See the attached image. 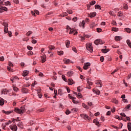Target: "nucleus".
<instances>
[{
  "label": "nucleus",
  "mask_w": 131,
  "mask_h": 131,
  "mask_svg": "<svg viewBox=\"0 0 131 131\" xmlns=\"http://www.w3.org/2000/svg\"><path fill=\"white\" fill-rule=\"evenodd\" d=\"M88 105L89 106V107H92V106H93V103L91 102H89L88 103Z\"/></svg>",
  "instance_id": "nucleus-49"
},
{
  "label": "nucleus",
  "mask_w": 131,
  "mask_h": 131,
  "mask_svg": "<svg viewBox=\"0 0 131 131\" xmlns=\"http://www.w3.org/2000/svg\"><path fill=\"white\" fill-rule=\"evenodd\" d=\"M71 33H74V35H76V34L78 33V32H77V31H76V30L73 28V29H70L69 34H71Z\"/></svg>",
  "instance_id": "nucleus-6"
},
{
  "label": "nucleus",
  "mask_w": 131,
  "mask_h": 131,
  "mask_svg": "<svg viewBox=\"0 0 131 131\" xmlns=\"http://www.w3.org/2000/svg\"><path fill=\"white\" fill-rule=\"evenodd\" d=\"M91 6H94L96 4V1H93L90 3Z\"/></svg>",
  "instance_id": "nucleus-41"
},
{
  "label": "nucleus",
  "mask_w": 131,
  "mask_h": 131,
  "mask_svg": "<svg viewBox=\"0 0 131 131\" xmlns=\"http://www.w3.org/2000/svg\"><path fill=\"white\" fill-rule=\"evenodd\" d=\"M127 128L129 131H131V123L130 122L128 123Z\"/></svg>",
  "instance_id": "nucleus-24"
},
{
  "label": "nucleus",
  "mask_w": 131,
  "mask_h": 131,
  "mask_svg": "<svg viewBox=\"0 0 131 131\" xmlns=\"http://www.w3.org/2000/svg\"><path fill=\"white\" fill-rule=\"evenodd\" d=\"M70 45V41L67 40L66 41V46L67 48H69V46Z\"/></svg>",
  "instance_id": "nucleus-18"
},
{
  "label": "nucleus",
  "mask_w": 131,
  "mask_h": 131,
  "mask_svg": "<svg viewBox=\"0 0 131 131\" xmlns=\"http://www.w3.org/2000/svg\"><path fill=\"white\" fill-rule=\"evenodd\" d=\"M82 107H83V108H85V109H89V106L84 103H82Z\"/></svg>",
  "instance_id": "nucleus-28"
},
{
  "label": "nucleus",
  "mask_w": 131,
  "mask_h": 131,
  "mask_svg": "<svg viewBox=\"0 0 131 131\" xmlns=\"http://www.w3.org/2000/svg\"><path fill=\"white\" fill-rule=\"evenodd\" d=\"M100 61H101V62H104V57L103 56H101L100 57Z\"/></svg>",
  "instance_id": "nucleus-59"
},
{
  "label": "nucleus",
  "mask_w": 131,
  "mask_h": 131,
  "mask_svg": "<svg viewBox=\"0 0 131 131\" xmlns=\"http://www.w3.org/2000/svg\"><path fill=\"white\" fill-rule=\"evenodd\" d=\"M14 111L18 114H21V113H24V112H25V107H24V106H21L20 107V109L18 108H15Z\"/></svg>",
  "instance_id": "nucleus-1"
},
{
  "label": "nucleus",
  "mask_w": 131,
  "mask_h": 131,
  "mask_svg": "<svg viewBox=\"0 0 131 131\" xmlns=\"http://www.w3.org/2000/svg\"><path fill=\"white\" fill-rule=\"evenodd\" d=\"M93 93H94V94H96V95H100L101 94L100 90H99L96 88H94L93 90Z\"/></svg>",
  "instance_id": "nucleus-8"
},
{
  "label": "nucleus",
  "mask_w": 131,
  "mask_h": 131,
  "mask_svg": "<svg viewBox=\"0 0 131 131\" xmlns=\"http://www.w3.org/2000/svg\"><path fill=\"white\" fill-rule=\"evenodd\" d=\"M72 50H73V52H75V53H77V50H76V48L73 47Z\"/></svg>",
  "instance_id": "nucleus-54"
},
{
  "label": "nucleus",
  "mask_w": 131,
  "mask_h": 131,
  "mask_svg": "<svg viewBox=\"0 0 131 131\" xmlns=\"http://www.w3.org/2000/svg\"><path fill=\"white\" fill-rule=\"evenodd\" d=\"M130 104H128V105H127V106H126V109H129V108H130Z\"/></svg>",
  "instance_id": "nucleus-63"
},
{
  "label": "nucleus",
  "mask_w": 131,
  "mask_h": 131,
  "mask_svg": "<svg viewBox=\"0 0 131 131\" xmlns=\"http://www.w3.org/2000/svg\"><path fill=\"white\" fill-rule=\"evenodd\" d=\"M88 21H89V18H86L85 19V20H82V23H81V25H82L83 28H84V25H85V21H86V22H88Z\"/></svg>",
  "instance_id": "nucleus-11"
},
{
  "label": "nucleus",
  "mask_w": 131,
  "mask_h": 131,
  "mask_svg": "<svg viewBox=\"0 0 131 131\" xmlns=\"http://www.w3.org/2000/svg\"><path fill=\"white\" fill-rule=\"evenodd\" d=\"M9 127L12 131H17V129H18V127L16 125H11Z\"/></svg>",
  "instance_id": "nucleus-4"
},
{
  "label": "nucleus",
  "mask_w": 131,
  "mask_h": 131,
  "mask_svg": "<svg viewBox=\"0 0 131 131\" xmlns=\"http://www.w3.org/2000/svg\"><path fill=\"white\" fill-rule=\"evenodd\" d=\"M97 29V32H101L102 31V29L100 28H98Z\"/></svg>",
  "instance_id": "nucleus-58"
},
{
  "label": "nucleus",
  "mask_w": 131,
  "mask_h": 131,
  "mask_svg": "<svg viewBox=\"0 0 131 131\" xmlns=\"http://www.w3.org/2000/svg\"><path fill=\"white\" fill-rule=\"evenodd\" d=\"M101 51L103 53H108V52H109L110 50L109 49H102Z\"/></svg>",
  "instance_id": "nucleus-27"
},
{
  "label": "nucleus",
  "mask_w": 131,
  "mask_h": 131,
  "mask_svg": "<svg viewBox=\"0 0 131 131\" xmlns=\"http://www.w3.org/2000/svg\"><path fill=\"white\" fill-rule=\"evenodd\" d=\"M0 10H2L3 11H7L8 8H7L6 7H0Z\"/></svg>",
  "instance_id": "nucleus-38"
},
{
  "label": "nucleus",
  "mask_w": 131,
  "mask_h": 131,
  "mask_svg": "<svg viewBox=\"0 0 131 131\" xmlns=\"http://www.w3.org/2000/svg\"><path fill=\"white\" fill-rule=\"evenodd\" d=\"M17 126H19V127H22V122H19L17 124Z\"/></svg>",
  "instance_id": "nucleus-53"
},
{
  "label": "nucleus",
  "mask_w": 131,
  "mask_h": 131,
  "mask_svg": "<svg viewBox=\"0 0 131 131\" xmlns=\"http://www.w3.org/2000/svg\"><path fill=\"white\" fill-rule=\"evenodd\" d=\"M41 63H45L46 61L47 60V57L46 56V55H44L41 56Z\"/></svg>",
  "instance_id": "nucleus-10"
},
{
  "label": "nucleus",
  "mask_w": 131,
  "mask_h": 131,
  "mask_svg": "<svg viewBox=\"0 0 131 131\" xmlns=\"http://www.w3.org/2000/svg\"><path fill=\"white\" fill-rule=\"evenodd\" d=\"M58 95H60V96H62V89H59L58 91Z\"/></svg>",
  "instance_id": "nucleus-40"
},
{
  "label": "nucleus",
  "mask_w": 131,
  "mask_h": 131,
  "mask_svg": "<svg viewBox=\"0 0 131 131\" xmlns=\"http://www.w3.org/2000/svg\"><path fill=\"white\" fill-rule=\"evenodd\" d=\"M57 54L59 56H62L64 54V52L62 51H58Z\"/></svg>",
  "instance_id": "nucleus-32"
},
{
  "label": "nucleus",
  "mask_w": 131,
  "mask_h": 131,
  "mask_svg": "<svg viewBox=\"0 0 131 131\" xmlns=\"http://www.w3.org/2000/svg\"><path fill=\"white\" fill-rule=\"evenodd\" d=\"M49 50H51V51H52V50H54L55 49V47L51 45L49 46Z\"/></svg>",
  "instance_id": "nucleus-39"
},
{
  "label": "nucleus",
  "mask_w": 131,
  "mask_h": 131,
  "mask_svg": "<svg viewBox=\"0 0 131 131\" xmlns=\"http://www.w3.org/2000/svg\"><path fill=\"white\" fill-rule=\"evenodd\" d=\"M13 90L14 92H18V91H19V89H18V88L14 86L13 88Z\"/></svg>",
  "instance_id": "nucleus-31"
},
{
  "label": "nucleus",
  "mask_w": 131,
  "mask_h": 131,
  "mask_svg": "<svg viewBox=\"0 0 131 131\" xmlns=\"http://www.w3.org/2000/svg\"><path fill=\"white\" fill-rule=\"evenodd\" d=\"M62 78L63 80H64V81H66V82H67V79H66V77H65V76L62 75Z\"/></svg>",
  "instance_id": "nucleus-42"
},
{
  "label": "nucleus",
  "mask_w": 131,
  "mask_h": 131,
  "mask_svg": "<svg viewBox=\"0 0 131 131\" xmlns=\"http://www.w3.org/2000/svg\"><path fill=\"white\" fill-rule=\"evenodd\" d=\"M29 73V72L28 71H24L23 73V76H27L28 75V74Z\"/></svg>",
  "instance_id": "nucleus-14"
},
{
  "label": "nucleus",
  "mask_w": 131,
  "mask_h": 131,
  "mask_svg": "<svg viewBox=\"0 0 131 131\" xmlns=\"http://www.w3.org/2000/svg\"><path fill=\"white\" fill-rule=\"evenodd\" d=\"M68 82L69 84H70L71 85H72V84H73V83H74V82H73V80L71 79H69L68 80Z\"/></svg>",
  "instance_id": "nucleus-16"
},
{
  "label": "nucleus",
  "mask_w": 131,
  "mask_h": 131,
  "mask_svg": "<svg viewBox=\"0 0 131 131\" xmlns=\"http://www.w3.org/2000/svg\"><path fill=\"white\" fill-rule=\"evenodd\" d=\"M67 13H68L69 14H72L73 12H72V10H67Z\"/></svg>",
  "instance_id": "nucleus-44"
},
{
  "label": "nucleus",
  "mask_w": 131,
  "mask_h": 131,
  "mask_svg": "<svg viewBox=\"0 0 131 131\" xmlns=\"http://www.w3.org/2000/svg\"><path fill=\"white\" fill-rule=\"evenodd\" d=\"M30 34H32V31H29L27 33L26 35L27 36H29Z\"/></svg>",
  "instance_id": "nucleus-36"
},
{
  "label": "nucleus",
  "mask_w": 131,
  "mask_h": 131,
  "mask_svg": "<svg viewBox=\"0 0 131 131\" xmlns=\"http://www.w3.org/2000/svg\"><path fill=\"white\" fill-rule=\"evenodd\" d=\"M3 25L4 27H8L9 26V25L7 23H4Z\"/></svg>",
  "instance_id": "nucleus-46"
},
{
  "label": "nucleus",
  "mask_w": 131,
  "mask_h": 131,
  "mask_svg": "<svg viewBox=\"0 0 131 131\" xmlns=\"http://www.w3.org/2000/svg\"><path fill=\"white\" fill-rule=\"evenodd\" d=\"M5 60V58L4 57V56H2L0 57V61H4Z\"/></svg>",
  "instance_id": "nucleus-61"
},
{
  "label": "nucleus",
  "mask_w": 131,
  "mask_h": 131,
  "mask_svg": "<svg viewBox=\"0 0 131 131\" xmlns=\"http://www.w3.org/2000/svg\"><path fill=\"white\" fill-rule=\"evenodd\" d=\"M9 66H10V67H13V63L11 62H9Z\"/></svg>",
  "instance_id": "nucleus-62"
},
{
  "label": "nucleus",
  "mask_w": 131,
  "mask_h": 131,
  "mask_svg": "<svg viewBox=\"0 0 131 131\" xmlns=\"http://www.w3.org/2000/svg\"><path fill=\"white\" fill-rule=\"evenodd\" d=\"M95 9H98V10H101V6L99 5H95Z\"/></svg>",
  "instance_id": "nucleus-29"
},
{
  "label": "nucleus",
  "mask_w": 131,
  "mask_h": 131,
  "mask_svg": "<svg viewBox=\"0 0 131 131\" xmlns=\"http://www.w3.org/2000/svg\"><path fill=\"white\" fill-rule=\"evenodd\" d=\"M89 17H91V18H93L94 17H96V12H94L92 13H90V14H89Z\"/></svg>",
  "instance_id": "nucleus-13"
},
{
  "label": "nucleus",
  "mask_w": 131,
  "mask_h": 131,
  "mask_svg": "<svg viewBox=\"0 0 131 131\" xmlns=\"http://www.w3.org/2000/svg\"><path fill=\"white\" fill-rule=\"evenodd\" d=\"M15 79H19V78H18L17 77H14L11 78V80L12 82H14V81L15 80Z\"/></svg>",
  "instance_id": "nucleus-30"
},
{
  "label": "nucleus",
  "mask_w": 131,
  "mask_h": 131,
  "mask_svg": "<svg viewBox=\"0 0 131 131\" xmlns=\"http://www.w3.org/2000/svg\"><path fill=\"white\" fill-rule=\"evenodd\" d=\"M70 113H71V112H70L69 110H67L66 112V114L67 115H69Z\"/></svg>",
  "instance_id": "nucleus-51"
},
{
  "label": "nucleus",
  "mask_w": 131,
  "mask_h": 131,
  "mask_svg": "<svg viewBox=\"0 0 131 131\" xmlns=\"http://www.w3.org/2000/svg\"><path fill=\"white\" fill-rule=\"evenodd\" d=\"M115 40H120V36H116L115 37Z\"/></svg>",
  "instance_id": "nucleus-37"
},
{
  "label": "nucleus",
  "mask_w": 131,
  "mask_h": 131,
  "mask_svg": "<svg viewBox=\"0 0 131 131\" xmlns=\"http://www.w3.org/2000/svg\"><path fill=\"white\" fill-rule=\"evenodd\" d=\"M5 104L4 102V99L0 97V105L3 106Z\"/></svg>",
  "instance_id": "nucleus-17"
},
{
  "label": "nucleus",
  "mask_w": 131,
  "mask_h": 131,
  "mask_svg": "<svg viewBox=\"0 0 131 131\" xmlns=\"http://www.w3.org/2000/svg\"><path fill=\"white\" fill-rule=\"evenodd\" d=\"M63 62L65 64H69L70 63H73L70 59H68L67 58H64L63 59Z\"/></svg>",
  "instance_id": "nucleus-9"
},
{
  "label": "nucleus",
  "mask_w": 131,
  "mask_h": 131,
  "mask_svg": "<svg viewBox=\"0 0 131 131\" xmlns=\"http://www.w3.org/2000/svg\"><path fill=\"white\" fill-rule=\"evenodd\" d=\"M71 112H73V113H74L77 112V111H78V108H74L71 109Z\"/></svg>",
  "instance_id": "nucleus-21"
},
{
  "label": "nucleus",
  "mask_w": 131,
  "mask_h": 131,
  "mask_svg": "<svg viewBox=\"0 0 131 131\" xmlns=\"http://www.w3.org/2000/svg\"><path fill=\"white\" fill-rule=\"evenodd\" d=\"M123 7L124 9H125L126 10H127L128 9V6L127 4H124Z\"/></svg>",
  "instance_id": "nucleus-45"
},
{
  "label": "nucleus",
  "mask_w": 131,
  "mask_h": 131,
  "mask_svg": "<svg viewBox=\"0 0 131 131\" xmlns=\"http://www.w3.org/2000/svg\"><path fill=\"white\" fill-rule=\"evenodd\" d=\"M67 76H69V77H70L73 75V71H70L69 72H68L67 73Z\"/></svg>",
  "instance_id": "nucleus-12"
},
{
  "label": "nucleus",
  "mask_w": 131,
  "mask_h": 131,
  "mask_svg": "<svg viewBox=\"0 0 131 131\" xmlns=\"http://www.w3.org/2000/svg\"><path fill=\"white\" fill-rule=\"evenodd\" d=\"M74 94H75V95H76L77 96V97L78 98H81V97H82L81 94H80V93H77V92H76V93H75Z\"/></svg>",
  "instance_id": "nucleus-19"
},
{
  "label": "nucleus",
  "mask_w": 131,
  "mask_h": 131,
  "mask_svg": "<svg viewBox=\"0 0 131 131\" xmlns=\"http://www.w3.org/2000/svg\"><path fill=\"white\" fill-rule=\"evenodd\" d=\"M3 6H11V3H10L9 1H7L5 2L4 4H3Z\"/></svg>",
  "instance_id": "nucleus-23"
},
{
  "label": "nucleus",
  "mask_w": 131,
  "mask_h": 131,
  "mask_svg": "<svg viewBox=\"0 0 131 131\" xmlns=\"http://www.w3.org/2000/svg\"><path fill=\"white\" fill-rule=\"evenodd\" d=\"M8 92H9V91H8V90L7 89H5L3 91H2V93L4 94V95L7 94Z\"/></svg>",
  "instance_id": "nucleus-22"
},
{
  "label": "nucleus",
  "mask_w": 131,
  "mask_h": 131,
  "mask_svg": "<svg viewBox=\"0 0 131 131\" xmlns=\"http://www.w3.org/2000/svg\"><path fill=\"white\" fill-rule=\"evenodd\" d=\"M80 116L82 118H83V119H85V120H90V117L85 114H82L80 115Z\"/></svg>",
  "instance_id": "nucleus-3"
},
{
  "label": "nucleus",
  "mask_w": 131,
  "mask_h": 131,
  "mask_svg": "<svg viewBox=\"0 0 131 131\" xmlns=\"http://www.w3.org/2000/svg\"><path fill=\"white\" fill-rule=\"evenodd\" d=\"M86 48L88 51L90 52V53H93V46L92 43H87L86 44Z\"/></svg>",
  "instance_id": "nucleus-2"
},
{
  "label": "nucleus",
  "mask_w": 131,
  "mask_h": 131,
  "mask_svg": "<svg viewBox=\"0 0 131 131\" xmlns=\"http://www.w3.org/2000/svg\"><path fill=\"white\" fill-rule=\"evenodd\" d=\"M28 56H32V55H33V52H32V51H29L28 52Z\"/></svg>",
  "instance_id": "nucleus-43"
},
{
  "label": "nucleus",
  "mask_w": 131,
  "mask_h": 131,
  "mask_svg": "<svg viewBox=\"0 0 131 131\" xmlns=\"http://www.w3.org/2000/svg\"><path fill=\"white\" fill-rule=\"evenodd\" d=\"M37 42L36 40L33 39L32 40V43H35Z\"/></svg>",
  "instance_id": "nucleus-64"
},
{
  "label": "nucleus",
  "mask_w": 131,
  "mask_h": 131,
  "mask_svg": "<svg viewBox=\"0 0 131 131\" xmlns=\"http://www.w3.org/2000/svg\"><path fill=\"white\" fill-rule=\"evenodd\" d=\"M112 31L117 32V31H118V28L113 27V28H112Z\"/></svg>",
  "instance_id": "nucleus-33"
},
{
  "label": "nucleus",
  "mask_w": 131,
  "mask_h": 131,
  "mask_svg": "<svg viewBox=\"0 0 131 131\" xmlns=\"http://www.w3.org/2000/svg\"><path fill=\"white\" fill-rule=\"evenodd\" d=\"M86 80H87V83L89 84V85H93V82L90 81V79H89V78H86Z\"/></svg>",
  "instance_id": "nucleus-20"
},
{
  "label": "nucleus",
  "mask_w": 131,
  "mask_h": 131,
  "mask_svg": "<svg viewBox=\"0 0 131 131\" xmlns=\"http://www.w3.org/2000/svg\"><path fill=\"white\" fill-rule=\"evenodd\" d=\"M27 49L28 50H29L30 51H31V50H32V49H33V48H32V47H30L29 46H27Z\"/></svg>",
  "instance_id": "nucleus-48"
},
{
  "label": "nucleus",
  "mask_w": 131,
  "mask_h": 131,
  "mask_svg": "<svg viewBox=\"0 0 131 131\" xmlns=\"http://www.w3.org/2000/svg\"><path fill=\"white\" fill-rule=\"evenodd\" d=\"M77 91L79 93H80L81 92V89H80V86H78L77 88Z\"/></svg>",
  "instance_id": "nucleus-56"
},
{
  "label": "nucleus",
  "mask_w": 131,
  "mask_h": 131,
  "mask_svg": "<svg viewBox=\"0 0 131 131\" xmlns=\"http://www.w3.org/2000/svg\"><path fill=\"white\" fill-rule=\"evenodd\" d=\"M99 45H104V42L101 40V39H99Z\"/></svg>",
  "instance_id": "nucleus-50"
},
{
  "label": "nucleus",
  "mask_w": 131,
  "mask_h": 131,
  "mask_svg": "<svg viewBox=\"0 0 131 131\" xmlns=\"http://www.w3.org/2000/svg\"><path fill=\"white\" fill-rule=\"evenodd\" d=\"M4 32L5 33H7L9 31H8V27H4Z\"/></svg>",
  "instance_id": "nucleus-47"
},
{
  "label": "nucleus",
  "mask_w": 131,
  "mask_h": 131,
  "mask_svg": "<svg viewBox=\"0 0 131 131\" xmlns=\"http://www.w3.org/2000/svg\"><path fill=\"white\" fill-rule=\"evenodd\" d=\"M77 69H78L79 70V71H81V72L82 71V69H81V68L80 67L77 66Z\"/></svg>",
  "instance_id": "nucleus-55"
},
{
  "label": "nucleus",
  "mask_w": 131,
  "mask_h": 131,
  "mask_svg": "<svg viewBox=\"0 0 131 131\" xmlns=\"http://www.w3.org/2000/svg\"><path fill=\"white\" fill-rule=\"evenodd\" d=\"M113 103L117 104H118V100H116V99H114L113 100Z\"/></svg>",
  "instance_id": "nucleus-35"
},
{
  "label": "nucleus",
  "mask_w": 131,
  "mask_h": 131,
  "mask_svg": "<svg viewBox=\"0 0 131 131\" xmlns=\"http://www.w3.org/2000/svg\"><path fill=\"white\" fill-rule=\"evenodd\" d=\"M96 84V86L98 88H102V86H103V84L102 83V81L101 80L97 81Z\"/></svg>",
  "instance_id": "nucleus-5"
},
{
  "label": "nucleus",
  "mask_w": 131,
  "mask_h": 131,
  "mask_svg": "<svg viewBox=\"0 0 131 131\" xmlns=\"http://www.w3.org/2000/svg\"><path fill=\"white\" fill-rule=\"evenodd\" d=\"M89 66H91V63L87 62L85 63L84 66H83V69H84V70H87V69H89Z\"/></svg>",
  "instance_id": "nucleus-7"
},
{
  "label": "nucleus",
  "mask_w": 131,
  "mask_h": 131,
  "mask_svg": "<svg viewBox=\"0 0 131 131\" xmlns=\"http://www.w3.org/2000/svg\"><path fill=\"white\" fill-rule=\"evenodd\" d=\"M126 42H127L128 46L129 47V48H130V49H131V41H130V40H129L128 39V40H127Z\"/></svg>",
  "instance_id": "nucleus-26"
},
{
  "label": "nucleus",
  "mask_w": 131,
  "mask_h": 131,
  "mask_svg": "<svg viewBox=\"0 0 131 131\" xmlns=\"http://www.w3.org/2000/svg\"><path fill=\"white\" fill-rule=\"evenodd\" d=\"M35 14H36L37 15H39V12L38 10H34Z\"/></svg>",
  "instance_id": "nucleus-57"
},
{
  "label": "nucleus",
  "mask_w": 131,
  "mask_h": 131,
  "mask_svg": "<svg viewBox=\"0 0 131 131\" xmlns=\"http://www.w3.org/2000/svg\"><path fill=\"white\" fill-rule=\"evenodd\" d=\"M121 116H122L123 117H125L126 115H125V114L124 113H122L120 114Z\"/></svg>",
  "instance_id": "nucleus-52"
},
{
  "label": "nucleus",
  "mask_w": 131,
  "mask_h": 131,
  "mask_svg": "<svg viewBox=\"0 0 131 131\" xmlns=\"http://www.w3.org/2000/svg\"><path fill=\"white\" fill-rule=\"evenodd\" d=\"M13 2L15 4H19V0H13Z\"/></svg>",
  "instance_id": "nucleus-60"
},
{
  "label": "nucleus",
  "mask_w": 131,
  "mask_h": 131,
  "mask_svg": "<svg viewBox=\"0 0 131 131\" xmlns=\"http://www.w3.org/2000/svg\"><path fill=\"white\" fill-rule=\"evenodd\" d=\"M21 91L25 94H27L28 93V89L27 88H24L21 89Z\"/></svg>",
  "instance_id": "nucleus-15"
},
{
  "label": "nucleus",
  "mask_w": 131,
  "mask_h": 131,
  "mask_svg": "<svg viewBox=\"0 0 131 131\" xmlns=\"http://www.w3.org/2000/svg\"><path fill=\"white\" fill-rule=\"evenodd\" d=\"M125 31H126L128 33H130L131 29L129 28H126L124 29Z\"/></svg>",
  "instance_id": "nucleus-25"
},
{
  "label": "nucleus",
  "mask_w": 131,
  "mask_h": 131,
  "mask_svg": "<svg viewBox=\"0 0 131 131\" xmlns=\"http://www.w3.org/2000/svg\"><path fill=\"white\" fill-rule=\"evenodd\" d=\"M100 41V39H96L95 41H94V43L95 45H96V46H98V45H99V42Z\"/></svg>",
  "instance_id": "nucleus-34"
}]
</instances>
